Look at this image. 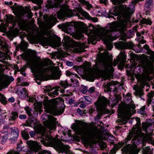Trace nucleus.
<instances>
[{
	"mask_svg": "<svg viewBox=\"0 0 154 154\" xmlns=\"http://www.w3.org/2000/svg\"><path fill=\"white\" fill-rule=\"evenodd\" d=\"M117 31L120 32L121 37L127 31L126 25L124 23H121L118 24Z\"/></svg>",
	"mask_w": 154,
	"mask_h": 154,
	"instance_id": "nucleus-19",
	"label": "nucleus"
},
{
	"mask_svg": "<svg viewBox=\"0 0 154 154\" xmlns=\"http://www.w3.org/2000/svg\"><path fill=\"white\" fill-rule=\"evenodd\" d=\"M82 22H76L74 23V25L77 27H81L82 26Z\"/></svg>",
	"mask_w": 154,
	"mask_h": 154,
	"instance_id": "nucleus-55",
	"label": "nucleus"
},
{
	"mask_svg": "<svg viewBox=\"0 0 154 154\" xmlns=\"http://www.w3.org/2000/svg\"><path fill=\"white\" fill-rule=\"evenodd\" d=\"M148 54L151 55L149 59L151 60H152V62L150 61V62H152L153 63V62H154V52L151 50H149L148 51ZM149 62H150V61H149Z\"/></svg>",
	"mask_w": 154,
	"mask_h": 154,
	"instance_id": "nucleus-40",
	"label": "nucleus"
},
{
	"mask_svg": "<svg viewBox=\"0 0 154 154\" xmlns=\"http://www.w3.org/2000/svg\"><path fill=\"white\" fill-rule=\"evenodd\" d=\"M43 105L45 112L54 116L62 115L64 110V108L63 106H60L58 101L55 100H49L44 99Z\"/></svg>",
	"mask_w": 154,
	"mask_h": 154,
	"instance_id": "nucleus-3",
	"label": "nucleus"
},
{
	"mask_svg": "<svg viewBox=\"0 0 154 154\" xmlns=\"http://www.w3.org/2000/svg\"><path fill=\"white\" fill-rule=\"evenodd\" d=\"M88 91L87 88L86 87H85L83 88L81 90V92L83 94H85Z\"/></svg>",
	"mask_w": 154,
	"mask_h": 154,
	"instance_id": "nucleus-61",
	"label": "nucleus"
},
{
	"mask_svg": "<svg viewBox=\"0 0 154 154\" xmlns=\"http://www.w3.org/2000/svg\"><path fill=\"white\" fill-rule=\"evenodd\" d=\"M127 0H110L112 4L114 5H118L125 2Z\"/></svg>",
	"mask_w": 154,
	"mask_h": 154,
	"instance_id": "nucleus-35",
	"label": "nucleus"
},
{
	"mask_svg": "<svg viewBox=\"0 0 154 154\" xmlns=\"http://www.w3.org/2000/svg\"><path fill=\"white\" fill-rule=\"evenodd\" d=\"M37 154H51L50 152L45 150H43L39 152Z\"/></svg>",
	"mask_w": 154,
	"mask_h": 154,
	"instance_id": "nucleus-54",
	"label": "nucleus"
},
{
	"mask_svg": "<svg viewBox=\"0 0 154 154\" xmlns=\"http://www.w3.org/2000/svg\"><path fill=\"white\" fill-rule=\"evenodd\" d=\"M38 111L35 110H32V114L31 116L34 117L36 118L38 116Z\"/></svg>",
	"mask_w": 154,
	"mask_h": 154,
	"instance_id": "nucleus-47",
	"label": "nucleus"
},
{
	"mask_svg": "<svg viewBox=\"0 0 154 154\" xmlns=\"http://www.w3.org/2000/svg\"><path fill=\"white\" fill-rule=\"evenodd\" d=\"M107 103L108 100L106 98L103 96H100L94 104L97 109H98L100 111L103 110L110 112L109 110L106 108Z\"/></svg>",
	"mask_w": 154,
	"mask_h": 154,
	"instance_id": "nucleus-5",
	"label": "nucleus"
},
{
	"mask_svg": "<svg viewBox=\"0 0 154 154\" xmlns=\"http://www.w3.org/2000/svg\"><path fill=\"white\" fill-rule=\"evenodd\" d=\"M56 120L57 119L56 118L53 117L51 120L47 123L46 127L51 130L55 129H56Z\"/></svg>",
	"mask_w": 154,
	"mask_h": 154,
	"instance_id": "nucleus-18",
	"label": "nucleus"
},
{
	"mask_svg": "<svg viewBox=\"0 0 154 154\" xmlns=\"http://www.w3.org/2000/svg\"><path fill=\"white\" fill-rule=\"evenodd\" d=\"M115 45L116 47L119 49H125V43L121 42L118 43H116Z\"/></svg>",
	"mask_w": 154,
	"mask_h": 154,
	"instance_id": "nucleus-27",
	"label": "nucleus"
},
{
	"mask_svg": "<svg viewBox=\"0 0 154 154\" xmlns=\"http://www.w3.org/2000/svg\"><path fill=\"white\" fill-rule=\"evenodd\" d=\"M56 20V18L54 17L53 16H50L48 19V21L50 23L52 22H54Z\"/></svg>",
	"mask_w": 154,
	"mask_h": 154,
	"instance_id": "nucleus-50",
	"label": "nucleus"
},
{
	"mask_svg": "<svg viewBox=\"0 0 154 154\" xmlns=\"http://www.w3.org/2000/svg\"><path fill=\"white\" fill-rule=\"evenodd\" d=\"M66 64L68 66H71L73 65V63L72 62L67 61L66 62Z\"/></svg>",
	"mask_w": 154,
	"mask_h": 154,
	"instance_id": "nucleus-60",
	"label": "nucleus"
},
{
	"mask_svg": "<svg viewBox=\"0 0 154 154\" xmlns=\"http://www.w3.org/2000/svg\"><path fill=\"white\" fill-rule=\"evenodd\" d=\"M41 141L44 144H51L56 150L59 151L63 143L59 139H55L50 135H44Z\"/></svg>",
	"mask_w": 154,
	"mask_h": 154,
	"instance_id": "nucleus-4",
	"label": "nucleus"
},
{
	"mask_svg": "<svg viewBox=\"0 0 154 154\" xmlns=\"http://www.w3.org/2000/svg\"><path fill=\"white\" fill-rule=\"evenodd\" d=\"M34 128L37 131L38 133L41 134L42 136V137L44 135H48L45 134V130L42 125L39 123H37L34 125Z\"/></svg>",
	"mask_w": 154,
	"mask_h": 154,
	"instance_id": "nucleus-16",
	"label": "nucleus"
},
{
	"mask_svg": "<svg viewBox=\"0 0 154 154\" xmlns=\"http://www.w3.org/2000/svg\"><path fill=\"white\" fill-rule=\"evenodd\" d=\"M140 23L143 24L151 25L152 22L151 20L149 19H146L145 18H143L140 21Z\"/></svg>",
	"mask_w": 154,
	"mask_h": 154,
	"instance_id": "nucleus-31",
	"label": "nucleus"
},
{
	"mask_svg": "<svg viewBox=\"0 0 154 154\" xmlns=\"http://www.w3.org/2000/svg\"><path fill=\"white\" fill-rule=\"evenodd\" d=\"M119 60H120V62L122 63H125L126 60V55L125 53L121 52L120 53L119 57H118Z\"/></svg>",
	"mask_w": 154,
	"mask_h": 154,
	"instance_id": "nucleus-26",
	"label": "nucleus"
},
{
	"mask_svg": "<svg viewBox=\"0 0 154 154\" xmlns=\"http://www.w3.org/2000/svg\"><path fill=\"white\" fill-rule=\"evenodd\" d=\"M142 130L140 128H137L136 129L132 128V131L131 133H130L127 137L126 138L128 141H130L134 136L138 138L146 139L148 138V136L146 134L142 132Z\"/></svg>",
	"mask_w": 154,
	"mask_h": 154,
	"instance_id": "nucleus-6",
	"label": "nucleus"
},
{
	"mask_svg": "<svg viewBox=\"0 0 154 154\" xmlns=\"http://www.w3.org/2000/svg\"><path fill=\"white\" fill-rule=\"evenodd\" d=\"M97 111L98 113L97 116L94 117V120L95 121L98 120L99 119H101V116L104 114H108L110 113V112L106 111H105L103 110L102 111H100L98 109H97Z\"/></svg>",
	"mask_w": 154,
	"mask_h": 154,
	"instance_id": "nucleus-23",
	"label": "nucleus"
},
{
	"mask_svg": "<svg viewBox=\"0 0 154 154\" xmlns=\"http://www.w3.org/2000/svg\"><path fill=\"white\" fill-rule=\"evenodd\" d=\"M101 4H103L105 5L108 4V0H99Z\"/></svg>",
	"mask_w": 154,
	"mask_h": 154,
	"instance_id": "nucleus-59",
	"label": "nucleus"
},
{
	"mask_svg": "<svg viewBox=\"0 0 154 154\" xmlns=\"http://www.w3.org/2000/svg\"><path fill=\"white\" fill-rule=\"evenodd\" d=\"M18 95L22 99L29 97V94L26 89L25 88L19 87L17 88Z\"/></svg>",
	"mask_w": 154,
	"mask_h": 154,
	"instance_id": "nucleus-14",
	"label": "nucleus"
},
{
	"mask_svg": "<svg viewBox=\"0 0 154 154\" xmlns=\"http://www.w3.org/2000/svg\"><path fill=\"white\" fill-rule=\"evenodd\" d=\"M81 14L84 17L88 19L90 17L89 14L86 11L82 9H80L79 11Z\"/></svg>",
	"mask_w": 154,
	"mask_h": 154,
	"instance_id": "nucleus-37",
	"label": "nucleus"
},
{
	"mask_svg": "<svg viewBox=\"0 0 154 154\" xmlns=\"http://www.w3.org/2000/svg\"><path fill=\"white\" fill-rule=\"evenodd\" d=\"M123 17L126 20H130V15L129 12H126L123 14Z\"/></svg>",
	"mask_w": 154,
	"mask_h": 154,
	"instance_id": "nucleus-46",
	"label": "nucleus"
},
{
	"mask_svg": "<svg viewBox=\"0 0 154 154\" xmlns=\"http://www.w3.org/2000/svg\"><path fill=\"white\" fill-rule=\"evenodd\" d=\"M153 66V63L152 62H148L143 63L141 65L140 67H136L134 66V68L137 69L139 71V72H141V69L143 71L144 73H148L149 72V70Z\"/></svg>",
	"mask_w": 154,
	"mask_h": 154,
	"instance_id": "nucleus-9",
	"label": "nucleus"
},
{
	"mask_svg": "<svg viewBox=\"0 0 154 154\" xmlns=\"http://www.w3.org/2000/svg\"><path fill=\"white\" fill-rule=\"evenodd\" d=\"M6 154H20L19 152L17 151H11L8 152Z\"/></svg>",
	"mask_w": 154,
	"mask_h": 154,
	"instance_id": "nucleus-64",
	"label": "nucleus"
},
{
	"mask_svg": "<svg viewBox=\"0 0 154 154\" xmlns=\"http://www.w3.org/2000/svg\"><path fill=\"white\" fill-rule=\"evenodd\" d=\"M26 143L33 152H37L41 149V146L36 141L30 140L27 141Z\"/></svg>",
	"mask_w": 154,
	"mask_h": 154,
	"instance_id": "nucleus-10",
	"label": "nucleus"
},
{
	"mask_svg": "<svg viewBox=\"0 0 154 154\" xmlns=\"http://www.w3.org/2000/svg\"><path fill=\"white\" fill-rule=\"evenodd\" d=\"M11 131V135L12 137L10 139L11 143H14L17 140L18 137L19 131L17 128L15 127L10 128Z\"/></svg>",
	"mask_w": 154,
	"mask_h": 154,
	"instance_id": "nucleus-11",
	"label": "nucleus"
},
{
	"mask_svg": "<svg viewBox=\"0 0 154 154\" xmlns=\"http://www.w3.org/2000/svg\"><path fill=\"white\" fill-rule=\"evenodd\" d=\"M21 134L23 138L25 140H27L29 138L28 134L26 132L23 133Z\"/></svg>",
	"mask_w": 154,
	"mask_h": 154,
	"instance_id": "nucleus-48",
	"label": "nucleus"
},
{
	"mask_svg": "<svg viewBox=\"0 0 154 154\" xmlns=\"http://www.w3.org/2000/svg\"><path fill=\"white\" fill-rule=\"evenodd\" d=\"M128 142V141L127 140L125 139V140L122 141L121 143L119 142L118 143L119 144L120 146H121V147H122L123 145H126Z\"/></svg>",
	"mask_w": 154,
	"mask_h": 154,
	"instance_id": "nucleus-52",
	"label": "nucleus"
},
{
	"mask_svg": "<svg viewBox=\"0 0 154 154\" xmlns=\"http://www.w3.org/2000/svg\"><path fill=\"white\" fill-rule=\"evenodd\" d=\"M97 59L98 63L96 64H99L102 66V63L104 59V56L101 54H98L97 56Z\"/></svg>",
	"mask_w": 154,
	"mask_h": 154,
	"instance_id": "nucleus-32",
	"label": "nucleus"
},
{
	"mask_svg": "<svg viewBox=\"0 0 154 154\" xmlns=\"http://www.w3.org/2000/svg\"><path fill=\"white\" fill-rule=\"evenodd\" d=\"M131 107V105L130 104H126L124 106H122L119 107L117 111L118 118H123L125 115V110Z\"/></svg>",
	"mask_w": 154,
	"mask_h": 154,
	"instance_id": "nucleus-15",
	"label": "nucleus"
},
{
	"mask_svg": "<svg viewBox=\"0 0 154 154\" xmlns=\"http://www.w3.org/2000/svg\"><path fill=\"white\" fill-rule=\"evenodd\" d=\"M125 49H131L134 47V45L131 42L125 43Z\"/></svg>",
	"mask_w": 154,
	"mask_h": 154,
	"instance_id": "nucleus-43",
	"label": "nucleus"
},
{
	"mask_svg": "<svg viewBox=\"0 0 154 154\" xmlns=\"http://www.w3.org/2000/svg\"><path fill=\"white\" fill-rule=\"evenodd\" d=\"M145 109V106H144L138 111L139 113L141 115H144L146 112Z\"/></svg>",
	"mask_w": 154,
	"mask_h": 154,
	"instance_id": "nucleus-49",
	"label": "nucleus"
},
{
	"mask_svg": "<svg viewBox=\"0 0 154 154\" xmlns=\"http://www.w3.org/2000/svg\"><path fill=\"white\" fill-rule=\"evenodd\" d=\"M88 40L89 43L93 44H95L97 42L96 38L94 35L88 37Z\"/></svg>",
	"mask_w": 154,
	"mask_h": 154,
	"instance_id": "nucleus-33",
	"label": "nucleus"
},
{
	"mask_svg": "<svg viewBox=\"0 0 154 154\" xmlns=\"http://www.w3.org/2000/svg\"><path fill=\"white\" fill-rule=\"evenodd\" d=\"M0 101L2 103L6 105L7 103V100L6 98L2 94L0 95Z\"/></svg>",
	"mask_w": 154,
	"mask_h": 154,
	"instance_id": "nucleus-36",
	"label": "nucleus"
},
{
	"mask_svg": "<svg viewBox=\"0 0 154 154\" xmlns=\"http://www.w3.org/2000/svg\"><path fill=\"white\" fill-rule=\"evenodd\" d=\"M8 138V134H5L2 136H1L0 138V141L2 145H4L5 143L7 141Z\"/></svg>",
	"mask_w": 154,
	"mask_h": 154,
	"instance_id": "nucleus-29",
	"label": "nucleus"
},
{
	"mask_svg": "<svg viewBox=\"0 0 154 154\" xmlns=\"http://www.w3.org/2000/svg\"><path fill=\"white\" fill-rule=\"evenodd\" d=\"M71 82L74 83V84H75L74 82H76L75 84V85H74L76 87H77L79 85V83L77 79H71Z\"/></svg>",
	"mask_w": 154,
	"mask_h": 154,
	"instance_id": "nucleus-57",
	"label": "nucleus"
},
{
	"mask_svg": "<svg viewBox=\"0 0 154 154\" xmlns=\"http://www.w3.org/2000/svg\"><path fill=\"white\" fill-rule=\"evenodd\" d=\"M35 118V117H31V116H29V121L31 123H34Z\"/></svg>",
	"mask_w": 154,
	"mask_h": 154,
	"instance_id": "nucleus-62",
	"label": "nucleus"
},
{
	"mask_svg": "<svg viewBox=\"0 0 154 154\" xmlns=\"http://www.w3.org/2000/svg\"><path fill=\"white\" fill-rule=\"evenodd\" d=\"M91 126L90 124L82 121H79L73 126V130L77 134L81 136V140L86 144L92 143L95 139H99L101 137L100 133L97 131L93 129H85Z\"/></svg>",
	"mask_w": 154,
	"mask_h": 154,
	"instance_id": "nucleus-1",
	"label": "nucleus"
},
{
	"mask_svg": "<svg viewBox=\"0 0 154 154\" xmlns=\"http://www.w3.org/2000/svg\"><path fill=\"white\" fill-rule=\"evenodd\" d=\"M47 65L48 63L45 61L40 60L37 61L34 60L31 64V69L32 72L38 73L37 77L41 79L43 77L45 74L50 71L52 72L51 75L53 79H59L60 75L59 68L57 66H55L54 68L51 67L43 68Z\"/></svg>",
	"mask_w": 154,
	"mask_h": 154,
	"instance_id": "nucleus-2",
	"label": "nucleus"
},
{
	"mask_svg": "<svg viewBox=\"0 0 154 154\" xmlns=\"http://www.w3.org/2000/svg\"><path fill=\"white\" fill-rule=\"evenodd\" d=\"M38 41L42 45H46L49 42V38L47 37L42 36L39 38Z\"/></svg>",
	"mask_w": 154,
	"mask_h": 154,
	"instance_id": "nucleus-24",
	"label": "nucleus"
},
{
	"mask_svg": "<svg viewBox=\"0 0 154 154\" xmlns=\"http://www.w3.org/2000/svg\"><path fill=\"white\" fill-rule=\"evenodd\" d=\"M134 33V32L133 30L130 29L126 33L125 32L122 37V39L123 41H126V38H129L132 37Z\"/></svg>",
	"mask_w": 154,
	"mask_h": 154,
	"instance_id": "nucleus-20",
	"label": "nucleus"
},
{
	"mask_svg": "<svg viewBox=\"0 0 154 154\" xmlns=\"http://www.w3.org/2000/svg\"><path fill=\"white\" fill-rule=\"evenodd\" d=\"M149 80L148 76H146L141 77L140 79V88H143L144 87L145 85H147L148 84V83L146 81Z\"/></svg>",
	"mask_w": 154,
	"mask_h": 154,
	"instance_id": "nucleus-21",
	"label": "nucleus"
},
{
	"mask_svg": "<svg viewBox=\"0 0 154 154\" xmlns=\"http://www.w3.org/2000/svg\"><path fill=\"white\" fill-rule=\"evenodd\" d=\"M69 146L64 145L63 143L59 151L61 152H68L69 151Z\"/></svg>",
	"mask_w": 154,
	"mask_h": 154,
	"instance_id": "nucleus-30",
	"label": "nucleus"
},
{
	"mask_svg": "<svg viewBox=\"0 0 154 154\" xmlns=\"http://www.w3.org/2000/svg\"><path fill=\"white\" fill-rule=\"evenodd\" d=\"M19 118L21 119H24L26 118V115L24 114L20 115L19 116Z\"/></svg>",
	"mask_w": 154,
	"mask_h": 154,
	"instance_id": "nucleus-58",
	"label": "nucleus"
},
{
	"mask_svg": "<svg viewBox=\"0 0 154 154\" xmlns=\"http://www.w3.org/2000/svg\"><path fill=\"white\" fill-rule=\"evenodd\" d=\"M83 37V35L81 32L76 33L74 35V38L78 40L81 39Z\"/></svg>",
	"mask_w": 154,
	"mask_h": 154,
	"instance_id": "nucleus-39",
	"label": "nucleus"
},
{
	"mask_svg": "<svg viewBox=\"0 0 154 154\" xmlns=\"http://www.w3.org/2000/svg\"><path fill=\"white\" fill-rule=\"evenodd\" d=\"M14 11L15 12V14L18 22V25L21 26L24 25V21L22 20V15L23 13L24 10L22 7H16L14 9Z\"/></svg>",
	"mask_w": 154,
	"mask_h": 154,
	"instance_id": "nucleus-7",
	"label": "nucleus"
},
{
	"mask_svg": "<svg viewBox=\"0 0 154 154\" xmlns=\"http://www.w3.org/2000/svg\"><path fill=\"white\" fill-rule=\"evenodd\" d=\"M25 11L27 13L28 16L31 18L33 16L32 13L31 11V9L28 7H25Z\"/></svg>",
	"mask_w": 154,
	"mask_h": 154,
	"instance_id": "nucleus-38",
	"label": "nucleus"
},
{
	"mask_svg": "<svg viewBox=\"0 0 154 154\" xmlns=\"http://www.w3.org/2000/svg\"><path fill=\"white\" fill-rule=\"evenodd\" d=\"M113 100H114V101L113 100V99L112 100L113 101L112 103L115 105L117 104L119 102V100L117 98H113Z\"/></svg>",
	"mask_w": 154,
	"mask_h": 154,
	"instance_id": "nucleus-56",
	"label": "nucleus"
},
{
	"mask_svg": "<svg viewBox=\"0 0 154 154\" xmlns=\"http://www.w3.org/2000/svg\"><path fill=\"white\" fill-rule=\"evenodd\" d=\"M118 24V23L116 22L110 23L108 26L109 29L106 30L105 32L102 33V34L103 36L109 35L110 34L112 36H114V32L117 31Z\"/></svg>",
	"mask_w": 154,
	"mask_h": 154,
	"instance_id": "nucleus-8",
	"label": "nucleus"
},
{
	"mask_svg": "<svg viewBox=\"0 0 154 154\" xmlns=\"http://www.w3.org/2000/svg\"><path fill=\"white\" fill-rule=\"evenodd\" d=\"M60 85L63 88L65 89L68 87L69 85L67 80L61 81L59 83Z\"/></svg>",
	"mask_w": 154,
	"mask_h": 154,
	"instance_id": "nucleus-34",
	"label": "nucleus"
},
{
	"mask_svg": "<svg viewBox=\"0 0 154 154\" xmlns=\"http://www.w3.org/2000/svg\"><path fill=\"white\" fill-rule=\"evenodd\" d=\"M18 116V113L16 111H12L10 114L9 120L15 121Z\"/></svg>",
	"mask_w": 154,
	"mask_h": 154,
	"instance_id": "nucleus-25",
	"label": "nucleus"
},
{
	"mask_svg": "<svg viewBox=\"0 0 154 154\" xmlns=\"http://www.w3.org/2000/svg\"><path fill=\"white\" fill-rule=\"evenodd\" d=\"M59 15L62 16L63 14H65L66 16L69 17H70L74 15L73 11L70 9H67L63 11H58Z\"/></svg>",
	"mask_w": 154,
	"mask_h": 154,
	"instance_id": "nucleus-22",
	"label": "nucleus"
},
{
	"mask_svg": "<svg viewBox=\"0 0 154 154\" xmlns=\"http://www.w3.org/2000/svg\"><path fill=\"white\" fill-rule=\"evenodd\" d=\"M121 147V146H120L119 143L117 144H115L112 149V151L115 152L117 151Z\"/></svg>",
	"mask_w": 154,
	"mask_h": 154,
	"instance_id": "nucleus-45",
	"label": "nucleus"
},
{
	"mask_svg": "<svg viewBox=\"0 0 154 154\" xmlns=\"http://www.w3.org/2000/svg\"><path fill=\"white\" fill-rule=\"evenodd\" d=\"M103 65L101 66L99 64H96L94 67L95 71L97 73V77H103L106 73V70L105 69H100L102 67Z\"/></svg>",
	"mask_w": 154,
	"mask_h": 154,
	"instance_id": "nucleus-13",
	"label": "nucleus"
},
{
	"mask_svg": "<svg viewBox=\"0 0 154 154\" xmlns=\"http://www.w3.org/2000/svg\"><path fill=\"white\" fill-rule=\"evenodd\" d=\"M26 111L27 114L28 116H31L32 112V111L31 109L29 108V107H28L26 109Z\"/></svg>",
	"mask_w": 154,
	"mask_h": 154,
	"instance_id": "nucleus-51",
	"label": "nucleus"
},
{
	"mask_svg": "<svg viewBox=\"0 0 154 154\" xmlns=\"http://www.w3.org/2000/svg\"><path fill=\"white\" fill-rule=\"evenodd\" d=\"M153 120L151 119H149L147 120L146 125L142 126V129L143 131L145 132L147 134L148 133V129L150 130V131L152 132V130L149 128L152 126L153 124Z\"/></svg>",
	"mask_w": 154,
	"mask_h": 154,
	"instance_id": "nucleus-17",
	"label": "nucleus"
},
{
	"mask_svg": "<svg viewBox=\"0 0 154 154\" xmlns=\"http://www.w3.org/2000/svg\"><path fill=\"white\" fill-rule=\"evenodd\" d=\"M60 87L58 86H56L55 88V90L51 93L49 94V95L51 97H55V96H57L59 94V91Z\"/></svg>",
	"mask_w": 154,
	"mask_h": 154,
	"instance_id": "nucleus-28",
	"label": "nucleus"
},
{
	"mask_svg": "<svg viewBox=\"0 0 154 154\" xmlns=\"http://www.w3.org/2000/svg\"><path fill=\"white\" fill-rule=\"evenodd\" d=\"M89 78L91 80L92 82H93L95 78L97 77V74L95 75L94 74H92L89 75Z\"/></svg>",
	"mask_w": 154,
	"mask_h": 154,
	"instance_id": "nucleus-53",
	"label": "nucleus"
},
{
	"mask_svg": "<svg viewBox=\"0 0 154 154\" xmlns=\"http://www.w3.org/2000/svg\"><path fill=\"white\" fill-rule=\"evenodd\" d=\"M110 34L109 35L104 36V42L106 45L107 48L109 50H111L113 48V45L110 42L115 39V37L114 36H112Z\"/></svg>",
	"mask_w": 154,
	"mask_h": 154,
	"instance_id": "nucleus-12",
	"label": "nucleus"
},
{
	"mask_svg": "<svg viewBox=\"0 0 154 154\" xmlns=\"http://www.w3.org/2000/svg\"><path fill=\"white\" fill-rule=\"evenodd\" d=\"M131 146L130 144H127L125 146H124L123 148L121 149V150L123 152H127L128 150V149H130L131 147Z\"/></svg>",
	"mask_w": 154,
	"mask_h": 154,
	"instance_id": "nucleus-42",
	"label": "nucleus"
},
{
	"mask_svg": "<svg viewBox=\"0 0 154 154\" xmlns=\"http://www.w3.org/2000/svg\"><path fill=\"white\" fill-rule=\"evenodd\" d=\"M74 101L75 100L74 99L71 98L69 99L68 103L69 104L72 105L74 103Z\"/></svg>",
	"mask_w": 154,
	"mask_h": 154,
	"instance_id": "nucleus-63",
	"label": "nucleus"
},
{
	"mask_svg": "<svg viewBox=\"0 0 154 154\" xmlns=\"http://www.w3.org/2000/svg\"><path fill=\"white\" fill-rule=\"evenodd\" d=\"M7 21L11 23H15V20L13 16H10L7 17Z\"/></svg>",
	"mask_w": 154,
	"mask_h": 154,
	"instance_id": "nucleus-41",
	"label": "nucleus"
},
{
	"mask_svg": "<svg viewBox=\"0 0 154 154\" xmlns=\"http://www.w3.org/2000/svg\"><path fill=\"white\" fill-rule=\"evenodd\" d=\"M83 4L84 5H85V8H87L88 10H90L91 8L92 7V5L91 4H90L88 1H84Z\"/></svg>",
	"mask_w": 154,
	"mask_h": 154,
	"instance_id": "nucleus-44",
	"label": "nucleus"
}]
</instances>
